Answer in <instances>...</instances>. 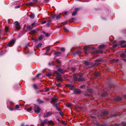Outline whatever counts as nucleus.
<instances>
[{
    "instance_id": "nucleus-1",
    "label": "nucleus",
    "mask_w": 126,
    "mask_h": 126,
    "mask_svg": "<svg viewBox=\"0 0 126 126\" xmlns=\"http://www.w3.org/2000/svg\"><path fill=\"white\" fill-rule=\"evenodd\" d=\"M103 61V60L101 59H99L95 60V63L92 65V66L96 67L99 64L101 63V62Z\"/></svg>"
},
{
    "instance_id": "nucleus-2",
    "label": "nucleus",
    "mask_w": 126,
    "mask_h": 126,
    "mask_svg": "<svg viewBox=\"0 0 126 126\" xmlns=\"http://www.w3.org/2000/svg\"><path fill=\"white\" fill-rule=\"evenodd\" d=\"M56 77L58 81H63V79L62 78V75L59 73L56 72Z\"/></svg>"
},
{
    "instance_id": "nucleus-3",
    "label": "nucleus",
    "mask_w": 126,
    "mask_h": 126,
    "mask_svg": "<svg viewBox=\"0 0 126 126\" xmlns=\"http://www.w3.org/2000/svg\"><path fill=\"white\" fill-rule=\"evenodd\" d=\"M34 111L37 113H39L40 111V109L38 106L34 105Z\"/></svg>"
},
{
    "instance_id": "nucleus-4",
    "label": "nucleus",
    "mask_w": 126,
    "mask_h": 126,
    "mask_svg": "<svg viewBox=\"0 0 126 126\" xmlns=\"http://www.w3.org/2000/svg\"><path fill=\"white\" fill-rule=\"evenodd\" d=\"M40 123H41L40 125L41 126H44L45 124H48V120L47 119H45L44 121L43 122L42 120L40 119Z\"/></svg>"
},
{
    "instance_id": "nucleus-5",
    "label": "nucleus",
    "mask_w": 126,
    "mask_h": 126,
    "mask_svg": "<svg viewBox=\"0 0 126 126\" xmlns=\"http://www.w3.org/2000/svg\"><path fill=\"white\" fill-rule=\"evenodd\" d=\"M118 115V114L117 113H115L114 114L110 116V117L108 118V120L110 122H111L113 120V119H112L113 117H116Z\"/></svg>"
},
{
    "instance_id": "nucleus-6",
    "label": "nucleus",
    "mask_w": 126,
    "mask_h": 126,
    "mask_svg": "<svg viewBox=\"0 0 126 126\" xmlns=\"http://www.w3.org/2000/svg\"><path fill=\"white\" fill-rule=\"evenodd\" d=\"M52 114V113L51 112L49 111L44 113V117H47L48 116H50Z\"/></svg>"
},
{
    "instance_id": "nucleus-7",
    "label": "nucleus",
    "mask_w": 126,
    "mask_h": 126,
    "mask_svg": "<svg viewBox=\"0 0 126 126\" xmlns=\"http://www.w3.org/2000/svg\"><path fill=\"white\" fill-rule=\"evenodd\" d=\"M15 42V40L13 39L10 41L8 43L7 45L9 47H11V46L14 45Z\"/></svg>"
},
{
    "instance_id": "nucleus-8",
    "label": "nucleus",
    "mask_w": 126,
    "mask_h": 126,
    "mask_svg": "<svg viewBox=\"0 0 126 126\" xmlns=\"http://www.w3.org/2000/svg\"><path fill=\"white\" fill-rule=\"evenodd\" d=\"M58 100V99L57 98L53 97L51 99V100L50 101V102L51 103H55L57 102Z\"/></svg>"
},
{
    "instance_id": "nucleus-9",
    "label": "nucleus",
    "mask_w": 126,
    "mask_h": 126,
    "mask_svg": "<svg viewBox=\"0 0 126 126\" xmlns=\"http://www.w3.org/2000/svg\"><path fill=\"white\" fill-rule=\"evenodd\" d=\"M65 86L70 88V90H72L74 89V85L71 84H67L65 85Z\"/></svg>"
},
{
    "instance_id": "nucleus-10",
    "label": "nucleus",
    "mask_w": 126,
    "mask_h": 126,
    "mask_svg": "<svg viewBox=\"0 0 126 126\" xmlns=\"http://www.w3.org/2000/svg\"><path fill=\"white\" fill-rule=\"evenodd\" d=\"M109 112L108 111L106 110H104L102 112L101 115L102 116H103L108 115L109 114Z\"/></svg>"
},
{
    "instance_id": "nucleus-11",
    "label": "nucleus",
    "mask_w": 126,
    "mask_h": 126,
    "mask_svg": "<svg viewBox=\"0 0 126 126\" xmlns=\"http://www.w3.org/2000/svg\"><path fill=\"white\" fill-rule=\"evenodd\" d=\"M79 75H77L75 74L73 75V80L74 81L78 80Z\"/></svg>"
},
{
    "instance_id": "nucleus-12",
    "label": "nucleus",
    "mask_w": 126,
    "mask_h": 126,
    "mask_svg": "<svg viewBox=\"0 0 126 126\" xmlns=\"http://www.w3.org/2000/svg\"><path fill=\"white\" fill-rule=\"evenodd\" d=\"M59 105V104L58 103H56L54 104H53V107H55L56 109L59 111H60L61 109L59 108L58 107V106Z\"/></svg>"
},
{
    "instance_id": "nucleus-13",
    "label": "nucleus",
    "mask_w": 126,
    "mask_h": 126,
    "mask_svg": "<svg viewBox=\"0 0 126 126\" xmlns=\"http://www.w3.org/2000/svg\"><path fill=\"white\" fill-rule=\"evenodd\" d=\"M78 81H85V79L82 77V75H79Z\"/></svg>"
},
{
    "instance_id": "nucleus-14",
    "label": "nucleus",
    "mask_w": 126,
    "mask_h": 126,
    "mask_svg": "<svg viewBox=\"0 0 126 126\" xmlns=\"http://www.w3.org/2000/svg\"><path fill=\"white\" fill-rule=\"evenodd\" d=\"M75 94H78L80 93L81 90L79 89H75L74 90Z\"/></svg>"
},
{
    "instance_id": "nucleus-15",
    "label": "nucleus",
    "mask_w": 126,
    "mask_h": 126,
    "mask_svg": "<svg viewBox=\"0 0 126 126\" xmlns=\"http://www.w3.org/2000/svg\"><path fill=\"white\" fill-rule=\"evenodd\" d=\"M122 99L121 97L119 96H117L114 98V100L117 101H119Z\"/></svg>"
},
{
    "instance_id": "nucleus-16",
    "label": "nucleus",
    "mask_w": 126,
    "mask_h": 126,
    "mask_svg": "<svg viewBox=\"0 0 126 126\" xmlns=\"http://www.w3.org/2000/svg\"><path fill=\"white\" fill-rule=\"evenodd\" d=\"M94 75L96 78H98L100 77V74L99 72H95Z\"/></svg>"
},
{
    "instance_id": "nucleus-17",
    "label": "nucleus",
    "mask_w": 126,
    "mask_h": 126,
    "mask_svg": "<svg viewBox=\"0 0 126 126\" xmlns=\"http://www.w3.org/2000/svg\"><path fill=\"white\" fill-rule=\"evenodd\" d=\"M90 48L88 47H84V49H85L84 52L85 54H87V53L86 52V51L89 50Z\"/></svg>"
},
{
    "instance_id": "nucleus-18",
    "label": "nucleus",
    "mask_w": 126,
    "mask_h": 126,
    "mask_svg": "<svg viewBox=\"0 0 126 126\" xmlns=\"http://www.w3.org/2000/svg\"><path fill=\"white\" fill-rule=\"evenodd\" d=\"M85 95L87 97L91 96L92 94L88 92H86L85 93Z\"/></svg>"
},
{
    "instance_id": "nucleus-19",
    "label": "nucleus",
    "mask_w": 126,
    "mask_h": 126,
    "mask_svg": "<svg viewBox=\"0 0 126 126\" xmlns=\"http://www.w3.org/2000/svg\"><path fill=\"white\" fill-rule=\"evenodd\" d=\"M34 4V3L32 2H30L29 3H26V5L28 6H34V5H33V4Z\"/></svg>"
},
{
    "instance_id": "nucleus-20",
    "label": "nucleus",
    "mask_w": 126,
    "mask_h": 126,
    "mask_svg": "<svg viewBox=\"0 0 126 126\" xmlns=\"http://www.w3.org/2000/svg\"><path fill=\"white\" fill-rule=\"evenodd\" d=\"M58 71L60 73L62 74H64L65 72L63 70L62 68H59L58 69Z\"/></svg>"
},
{
    "instance_id": "nucleus-21",
    "label": "nucleus",
    "mask_w": 126,
    "mask_h": 126,
    "mask_svg": "<svg viewBox=\"0 0 126 126\" xmlns=\"http://www.w3.org/2000/svg\"><path fill=\"white\" fill-rule=\"evenodd\" d=\"M44 37V36L43 35H41L40 36H39L38 40L39 41L43 39Z\"/></svg>"
},
{
    "instance_id": "nucleus-22",
    "label": "nucleus",
    "mask_w": 126,
    "mask_h": 126,
    "mask_svg": "<svg viewBox=\"0 0 126 126\" xmlns=\"http://www.w3.org/2000/svg\"><path fill=\"white\" fill-rule=\"evenodd\" d=\"M51 20L48 21L46 24V26H47L48 27H49V25L51 23Z\"/></svg>"
},
{
    "instance_id": "nucleus-23",
    "label": "nucleus",
    "mask_w": 126,
    "mask_h": 126,
    "mask_svg": "<svg viewBox=\"0 0 126 126\" xmlns=\"http://www.w3.org/2000/svg\"><path fill=\"white\" fill-rule=\"evenodd\" d=\"M87 91L89 93H90L91 94L93 92V90L92 89H87Z\"/></svg>"
},
{
    "instance_id": "nucleus-24",
    "label": "nucleus",
    "mask_w": 126,
    "mask_h": 126,
    "mask_svg": "<svg viewBox=\"0 0 126 126\" xmlns=\"http://www.w3.org/2000/svg\"><path fill=\"white\" fill-rule=\"evenodd\" d=\"M61 54V52H58V51L55 52L54 53L55 55L57 56H59Z\"/></svg>"
},
{
    "instance_id": "nucleus-25",
    "label": "nucleus",
    "mask_w": 126,
    "mask_h": 126,
    "mask_svg": "<svg viewBox=\"0 0 126 126\" xmlns=\"http://www.w3.org/2000/svg\"><path fill=\"white\" fill-rule=\"evenodd\" d=\"M37 101L39 104H41L44 102V101H43L42 100L39 99H38L37 100Z\"/></svg>"
},
{
    "instance_id": "nucleus-26",
    "label": "nucleus",
    "mask_w": 126,
    "mask_h": 126,
    "mask_svg": "<svg viewBox=\"0 0 126 126\" xmlns=\"http://www.w3.org/2000/svg\"><path fill=\"white\" fill-rule=\"evenodd\" d=\"M48 123L51 125H53L54 124V122L52 120L48 121Z\"/></svg>"
},
{
    "instance_id": "nucleus-27",
    "label": "nucleus",
    "mask_w": 126,
    "mask_h": 126,
    "mask_svg": "<svg viewBox=\"0 0 126 126\" xmlns=\"http://www.w3.org/2000/svg\"><path fill=\"white\" fill-rule=\"evenodd\" d=\"M37 22H37V21H35L34 23H33L32 24V26H37V25H35L37 23Z\"/></svg>"
},
{
    "instance_id": "nucleus-28",
    "label": "nucleus",
    "mask_w": 126,
    "mask_h": 126,
    "mask_svg": "<svg viewBox=\"0 0 126 126\" xmlns=\"http://www.w3.org/2000/svg\"><path fill=\"white\" fill-rule=\"evenodd\" d=\"M42 45L41 43H39L36 46V47L37 48L40 47Z\"/></svg>"
},
{
    "instance_id": "nucleus-29",
    "label": "nucleus",
    "mask_w": 126,
    "mask_h": 126,
    "mask_svg": "<svg viewBox=\"0 0 126 126\" xmlns=\"http://www.w3.org/2000/svg\"><path fill=\"white\" fill-rule=\"evenodd\" d=\"M42 32L46 36L48 37L50 35L48 33H46L45 31H43Z\"/></svg>"
},
{
    "instance_id": "nucleus-30",
    "label": "nucleus",
    "mask_w": 126,
    "mask_h": 126,
    "mask_svg": "<svg viewBox=\"0 0 126 126\" xmlns=\"http://www.w3.org/2000/svg\"><path fill=\"white\" fill-rule=\"evenodd\" d=\"M105 45H102L99 46V48L100 49H102L104 48Z\"/></svg>"
},
{
    "instance_id": "nucleus-31",
    "label": "nucleus",
    "mask_w": 126,
    "mask_h": 126,
    "mask_svg": "<svg viewBox=\"0 0 126 126\" xmlns=\"http://www.w3.org/2000/svg\"><path fill=\"white\" fill-rule=\"evenodd\" d=\"M34 14H33L32 13L30 16V17L31 18H34Z\"/></svg>"
},
{
    "instance_id": "nucleus-32",
    "label": "nucleus",
    "mask_w": 126,
    "mask_h": 126,
    "mask_svg": "<svg viewBox=\"0 0 126 126\" xmlns=\"http://www.w3.org/2000/svg\"><path fill=\"white\" fill-rule=\"evenodd\" d=\"M120 56L122 58H125L126 56V55L124 53H122L121 54Z\"/></svg>"
},
{
    "instance_id": "nucleus-33",
    "label": "nucleus",
    "mask_w": 126,
    "mask_h": 126,
    "mask_svg": "<svg viewBox=\"0 0 126 126\" xmlns=\"http://www.w3.org/2000/svg\"><path fill=\"white\" fill-rule=\"evenodd\" d=\"M119 59H113L112 60V61L113 62H116V63H117L119 61Z\"/></svg>"
},
{
    "instance_id": "nucleus-34",
    "label": "nucleus",
    "mask_w": 126,
    "mask_h": 126,
    "mask_svg": "<svg viewBox=\"0 0 126 126\" xmlns=\"http://www.w3.org/2000/svg\"><path fill=\"white\" fill-rule=\"evenodd\" d=\"M56 14H52L51 15V18L54 19L56 17Z\"/></svg>"
},
{
    "instance_id": "nucleus-35",
    "label": "nucleus",
    "mask_w": 126,
    "mask_h": 126,
    "mask_svg": "<svg viewBox=\"0 0 126 126\" xmlns=\"http://www.w3.org/2000/svg\"><path fill=\"white\" fill-rule=\"evenodd\" d=\"M16 29L17 30H19L21 28V27L19 24L17 26H16Z\"/></svg>"
},
{
    "instance_id": "nucleus-36",
    "label": "nucleus",
    "mask_w": 126,
    "mask_h": 126,
    "mask_svg": "<svg viewBox=\"0 0 126 126\" xmlns=\"http://www.w3.org/2000/svg\"><path fill=\"white\" fill-rule=\"evenodd\" d=\"M99 51L98 50H96L94 51L93 52V53L95 54H97L99 53Z\"/></svg>"
},
{
    "instance_id": "nucleus-37",
    "label": "nucleus",
    "mask_w": 126,
    "mask_h": 126,
    "mask_svg": "<svg viewBox=\"0 0 126 126\" xmlns=\"http://www.w3.org/2000/svg\"><path fill=\"white\" fill-rule=\"evenodd\" d=\"M56 85L58 87H61V83H55Z\"/></svg>"
},
{
    "instance_id": "nucleus-38",
    "label": "nucleus",
    "mask_w": 126,
    "mask_h": 126,
    "mask_svg": "<svg viewBox=\"0 0 126 126\" xmlns=\"http://www.w3.org/2000/svg\"><path fill=\"white\" fill-rule=\"evenodd\" d=\"M27 30H30V29H32V28H31V26H27Z\"/></svg>"
},
{
    "instance_id": "nucleus-39",
    "label": "nucleus",
    "mask_w": 126,
    "mask_h": 126,
    "mask_svg": "<svg viewBox=\"0 0 126 126\" xmlns=\"http://www.w3.org/2000/svg\"><path fill=\"white\" fill-rule=\"evenodd\" d=\"M9 29V28L7 27L6 26L5 27V31L6 32H7L8 31V30Z\"/></svg>"
},
{
    "instance_id": "nucleus-40",
    "label": "nucleus",
    "mask_w": 126,
    "mask_h": 126,
    "mask_svg": "<svg viewBox=\"0 0 126 126\" xmlns=\"http://www.w3.org/2000/svg\"><path fill=\"white\" fill-rule=\"evenodd\" d=\"M33 87L35 89H38L37 86L35 84H34L33 85Z\"/></svg>"
},
{
    "instance_id": "nucleus-41",
    "label": "nucleus",
    "mask_w": 126,
    "mask_h": 126,
    "mask_svg": "<svg viewBox=\"0 0 126 126\" xmlns=\"http://www.w3.org/2000/svg\"><path fill=\"white\" fill-rule=\"evenodd\" d=\"M75 18L74 17H73L71 18L70 20H69V22H72L75 19Z\"/></svg>"
},
{
    "instance_id": "nucleus-42",
    "label": "nucleus",
    "mask_w": 126,
    "mask_h": 126,
    "mask_svg": "<svg viewBox=\"0 0 126 126\" xmlns=\"http://www.w3.org/2000/svg\"><path fill=\"white\" fill-rule=\"evenodd\" d=\"M77 12L75 11L73 12L72 14L73 16H74L77 14Z\"/></svg>"
},
{
    "instance_id": "nucleus-43",
    "label": "nucleus",
    "mask_w": 126,
    "mask_h": 126,
    "mask_svg": "<svg viewBox=\"0 0 126 126\" xmlns=\"http://www.w3.org/2000/svg\"><path fill=\"white\" fill-rule=\"evenodd\" d=\"M56 17L57 20H59L61 18V17L59 15L56 16Z\"/></svg>"
},
{
    "instance_id": "nucleus-44",
    "label": "nucleus",
    "mask_w": 126,
    "mask_h": 126,
    "mask_svg": "<svg viewBox=\"0 0 126 126\" xmlns=\"http://www.w3.org/2000/svg\"><path fill=\"white\" fill-rule=\"evenodd\" d=\"M50 50V47H47L46 50V53L48 52V51Z\"/></svg>"
},
{
    "instance_id": "nucleus-45",
    "label": "nucleus",
    "mask_w": 126,
    "mask_h": 126,
    "mask_svg": "<svg viewBox=\"0 0 126 126\" xmlns=\"http://www.w3.org/2000/svg\"><path fill=\"white\" fill-rule=\"evenodd\" d=\"M121 126H126V123L124 122H122L121 123Z\"/></svg>"
},
{
    "instance_id": "nucleus-46",
    "label": "nucleus",
    "mask_w": 126,
    "mask_h": 126,
    "mask_svg": "<svg viewBox=\"0 0 126 126\" xmlns=\"http://www.w3.org/2000/svg\"><path fill=\"white\" fill-rule=\"evenodd\" d=\"M84 64L85 65H88L89 64V63L88 61H85L84 62Z\"/></svg>"
},
{
    "instance_id": "nucleus-47",
    "label": "nucleus",
    "mask_w": 126,
    "mask_h": 126,
    "mask_svg": "<svg viewBox=\"0 0 126 126\" xmlns=\"http://www.w3.org/2000/svg\"><path fill=\"white\" fill-rule=\"evenodd\" d=\"M60 49L63 52H64L65 50V49L64 47H61V48Z\"/></svg>"
},
{
    "instance_id": "nucleus-48",
    "label": "nucleus",
    "mask_w": 126,
    "mask_h": 126,
    "mask_svg": "<svg viewBox=\"0 0 126 126\" xmlns=\"http://www.w3.org/2000/svg\"><path fill=\"white\" fill-rule=\"evenodd\" d=\"M63 29L66 32H68L69 31L65 27H63Z\"/></svg>"
},
{
    "instance_id": "nucleus-49",
    "label": "nucleus",
    "mask_w": 126,
    "mask_h": 126,
    "mask_svg": "<svg viewBox=\"0 0 126 126\" xmlns=\"http://www.w3.org/2000/svg\"><path fill=\"white\" fill-rule=\"evenodd\" d=\"M14 24L15 25H16V26H17V25H18L19 24V23L17 21L15 22L14 23Z\"/></svg>"
},
{
    "instance_id": "nucleus-50",
    "label": "nucleus",
    "mask_w": 126,
    "mask_h": 126,
    "mask_svg": "<svg viewBox=\"0 0 126 126\" xmlns=\"http://www.w3.org/2000/svg\"><path fill=\"white\" fill-rule=\"evenodd\" d=\"M125 41H121L120 42V44L121 45L124 44L125 43Z\"/></svg>"
},
{
    "instance_id": "nucleus-51",
    "label": "nucleus",
    "mask_w": 126,
    "mask_h": 126,
    "mask_svg": "<svg viewBox=\"0 0 126 126\" xmlns=\"http://www.w3.org/2000/svg\"><path fill=\"white\" fill-rule=\"evenodd\" d=\"M118 45L116 44H115L112 46V47L113 48H116L117 46Z\"/></svg>"
},
{
    "instance_id": "nucleus-52",
    "label": "nucleus",
    "mask_w": 126,
    "mask_h": 126,
    "mask_svg": "<svg viewBox=\"0 0 126 126\" xmlns=\"http://www.w3.org/2000/svg\"><path fill=\"white\" fill-rule=\"evenodd\" d=\"M74 9L75 11L77 12L80 10V9L79 8H76Z\"/></svg>"
},
{
    "instance_id": "nucleus-53",
    "label": "nucleus",
    "mask_w": 126,
    "mask_h": 126,
    "mask_svg": "<svg viewBox=\"0 0 126 126\" xmlns=\"http://www.w3.org/2000/svg\"><path fill=\"white\" fill-rule=\"evenodd\" d=\"M35 32V30H33L31 31L30 32L31 34H33Z\"/></svg>"
},
{
    "instance_id": "nucleus-54",
    "label": "nucleus",
    "mask_w": 126,
    "mask_h": 126,
    "mask_svg": "<svg viewBox=\"0 0 126 126\" xmlns=\"http://www.w3.org/2000/svg\"><path fill=\"white\" fill-rule=\"evenodd\" d=\"M59 113L61 116H63V112L62 111H61Z\"/></svg>"
},
{
    "instance_id": "nucleus-55",
    "label": "nucleus",
    "mask_w": 126,
    "mask_h": 126,
    "mask_svg": "<svg viewBox=\"0 0 126 126\" xmlns=\"http://www.w3.org/2000/svg\"><path fill=\"white\" fill-rule=\"evenodd\" d=\"M55 61L56 62H57L58 64H60L61 63V62H60V61L58 59H55Z\"/></svg>"
},
{
    "instance_id": "nucleus-56",
    "label": "nucleus",
    "mask_w": 126,
    "mask_h": 126,
    "mask_svg": "<svg viewBox=\"0 0 126 126\" xmlns=\"http://www.w3.org/2000/svg\"><path fill=\"white\" fill-rule=\"evenodd\" d=\"M52 64H53L52 62H51V63L49 62L48 63V65L50 66H51V65Z\"/></svg>"
},
{
    "instance_id": "nucleus-57",
    "label": "nucleus",
    "mask_w": 126,
    "mask_h": 126,
    "mask_svg": "<svg viewBox=\"0 0 126 126\" xmlns=\"http://www.w3.org/2000/svg\"><path fill=\"white\" fill-rule=\"evenodd\" d=\"M32 109V108L31 107H30V108H29L27 109V111H28V110L31 111Z\"/></svg>"
},
{
    "instance_id": "nucleus-58",
    "label": "nucleus",
    "mask_w": 126,
    "mask_h": 126,
    "mask_svg": "<svg viewBox=\"0 0 126 126\" xmlns=\"http://www.w3.org/2000/svg\"><path fill=\"white\" fill-rule=\"evenodd\" d=\"M76 53L78 54H79L81 53V51L79 50H78L76 52Z\"/></svg>"
},
{
    "instance_id": "nucleus-59",
    "label": "nucleus",
    "mask_w": 126,
    "mask_h": 126,
    "mask_svg": "<svg viewBox=\"0 0 126 126\" xmlns=\"http://www.w3.org/2000/svg\"><path fill=\"white\" fill-rule=\"evenodd\" d=\"M61 123H62L64 125H66V123H65V122L63 121L61 122Z\"/></svg>"
},
{
    "instance_id": "nucleus-60",
    "label": "nucleus",
    "mask_w": 126,
    "mask_h": 126,
    "mask_svg": "<svg viewBox=\"0 0 126 126\" xmlns=\"http://www.w3.org/2000/svg\"><path fill=\"white\" fill-rule=\"evenodd\" d=\"M49 88H45V91L46 92H47L48 91H49Z\"/></svg>"
},
{
    "instance_id": "nucleus-61",
    "label": "nucleus",
    "mask_w": 126,
    "mask_h": 126,
    "mask_svg": "<svg viewBox=\"0 0 126 126\" xmlns=\"http://www.w3.org/2000/svg\"><path fill=\"white\" fill-rule=\"evenodd\" d=\"M33 2H34L33 3L34 4H35V3H36L38 2V0H32Z\"/></svg>"
},
{
    "instance_id": "nucleus-62",
    "label": "nucleus",
    "mask_w": 126,
    "mask_h": 126,
    "mask_svg": "<svg viewBox=\"0 0 126 126\" xmlns=\"http://www.w3.org/2000/svg\"><path fill=\"white\" fill-rule=\"evenodd\" d=\"M85 86L84 85H83L80 86V88H85Z\"/></svg>"
},
{
    "instance_id": "nucleus-63",
    "label": "nucleus",
    "mask_w": 126,
    "mask_h": 126,
    "mask_svg": "<svg viewBox=\"0 0 126 126\" xmlns=\"http://www.w3.org/2000/svg\"><path fill=\"white\" fill-rule=\"evenodd\" d=\"M52 75V74H51L50 73H49V74H48L46 76L48 77H49L50 76H51Z\"/></svg>"
},
{
    "instance_id": "nucleus-64",
    "label": "nucleus",
    "mask_w": 126,
    "mask_h": 126,
    "mask_svg": "<svg viewBox=\"0 0 126 126\" xmlns=\"http://www.w3.org/2000/svg\"><path fill=\"white\" fill-rule=\"evenodd\" d=\"M19 108V105H16L15 106V108L16 109H17Z\"/></svg>"
}]
</instances>
